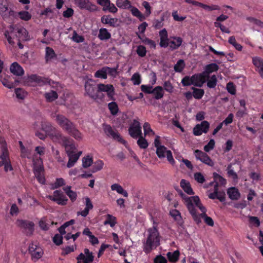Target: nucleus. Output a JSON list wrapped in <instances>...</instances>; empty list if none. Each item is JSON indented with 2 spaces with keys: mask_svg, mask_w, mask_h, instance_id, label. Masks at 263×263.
Returning <instances> with one entry per match:
<instances>
[{
  "mask_svg": "<svg viewBox=\"0 0 263 263\" xmlns=\"http://www.w3.org/2000/svg\"><path fill=\"white\" fill-rule=\"evenodd\" d=\"M85 94L95 101H102L104 95L102 92H107L109 100H115V89L112 85L99 84L97 86L95 81L90 79L85 84Z\"/></svg>",
  "mask_w": 263,
  "mask_h": 263,
  "instance_id": "nucleus-1",
  "label": "nucleus"
},
{
  "mask_svg": "<svg viewBox=\"0 0 263 263\" xmlns=\"http://www.w3.org/2000/svg\"><path fill=\"white\" fill-rule=\"evenodd\" d=\"M193 220L197 224L201 222V217L205 216L206 209L201 203L198 196L189 197L182 192L179 193Z\"/></svg>",
  "mask_w": 263,
  "mask_h": 263,
  "instance_id": "nucleus-2",
  "label": "nucleus"
},
{
  "mask_svg": "<svg viewBox=\"0 0 263 263\" xmlns=\"http://www.w3.org/2000/svg\"><path fill=\"white\" fill-rule=\"evenodd\" d=\"M148 232L146 240L143 243V251L146 254H149L160 245L159 233L156 222H154L153 228L149 229Z\"/></svg>",
  "mask_w": 263,
  "mask_h": 263,
  "instance_id": "nucleus-3",
  "label": "nucleus"
},
{
  "mask_svg": "<svg viewBox=\"0 0 263 263\" xmlns=\"http://www.w3.org/2000/svg\"><path fill=\"white\" fill-rule=\"evenodd\" d=\"M63 130L77 141H81L83 139V134L71 121L65 127H64Z\"/></svg>",
  "mask_w": 263,
  "mask_h": 263,
  "instance_id": "nucleus-4",
  "label": "nucleus"
},
{
  "mask_svg": "<svg viewBox=\"0 0 263 263\" xmlns=\"http://www.w3.org/2000/svg\"><path fill=\"white\" fill-rule=\"evenodd\" d=\"M74 4L79 9L86 10L90 12L97 11L98 9L97 6L89 0H74Z\"/></svg>",
  "mask_w": 263,
  "mask_h": 263,
  "instance_id": "nucleus-5",
  "label": "nucleus"
},
{
  "mask_svg": "<svg viewBox=\"0 0 263 263\" xmlns=\"http://www.w3.org/2000/svg\"><path fill=\"white\" fill-rule=\"evenodd\" d=\"M16 224L19 227L24 229V232L27 236H30L33 234L34 230V224L32 221L18 219L16 221Z\"/></svg>",
  "mask_w": 263,
  "mask_h": 263,
  "instance_id": "nucleus-6",
  "label": "nucleus"
},
{
  "mask_svg": "<svg viewBox=\"0 0 263 263\" xmlns=\"http://www.w3.org/2000/svg\"><path fill=\"white\" fill-rule=\"evenodd\" d=\"M48 198L61 205H66L68 200L66 196L59 190L54 191L53 195H49Z\"/></svg>",
  "mask_w": 263,
  "mask_h": 263,
  "instance_id": "nucleus-7",
  "label": "nucleus"
},
{
  "mask_svg": "<svg viewBox=\"0 0 263 263\" xmlns=\"http://www.w3.org/2000/svg\"><path fill=\"white\" fill-rule=\"evenodd\" d=\"M194 153L197 160H200L202 163L210 166H213L214 165V162L206 153L199 149L195 150Z\"/></svg>",
  "mask_w": 263,
  "mask_h": 263,
  "instance_id": "nucleus-8",
  "label": "nucleus"
},
{
  "mask_svg": "<svg viewBox=\"0 0 263 263\" xmlns=\"http://www.w3.org/2000/svg\"><path fill=\"white\" fill-rule=\"evenodd\" d=\"M12 28V33H15L19 41H28L29 40L28 32L24 27L14 26Z\"/></svg>",
  "mask_w": 263,
  "mask_h": 263,
  "instance_id": "nucleus-9",
  "label": "nucleus"
},
{
  "mask_svg": "<svg viewBox=\"0 0 263 263\" xmlns=\"http://www.w3.org/2000/svg\"><path fill=\"white\" fill-rule=\"evenodd\" d=\"M208 78L209 72L206 70L200 73L193 74L192 78L193 79L194 85L199 87H202Z\"/></svg>",
  "mask_w": 263,
  "mask_h": 263,
  "instance_id": "nucleus-10",
  "label": "nucleus"
},
{
  "mask_svg": "<svg viewBox=\"0 0 263 263\" xmlns=\"http://www.w3.org/2000/svg\"><path fill=\"white\" fill-rule=\"evenodd\" d=\"M103 127L104 133L107 136L111 137L114 139L122 144L126 143V141L120 136V134L115 132L110 125L104 124Z\"/></svg>",
  "mask_w": 263,
  "mask_h": 263,
  "instance_id": "nucleus-11",
  "label": "nucleus"
},
{
  "mask_svg": "<svg viewBox=\"0 0 263 263\" xmlns=\"http://www.w3.org/2000/svg\"><path fill=\"white\" fill-rule=\"evenodd\" d=\"M128 132L130 136L134 139L142 135L141 127L139 122L137 120H134L133 123L128 128Z\"/></svg>",
  "mask_w": 263,
  "mask_h": 263,
  "instance_id": "nucleus-12",
  "label": "nucleus"
},
{
  "mask_svg": "<svg viewBox=\"0 0 263 263\" xmlns=\"http://www.w3.org/2000/svg\"><path fill=\"white\" fill-rule=\"evenodd\" d=\"M28 251L31 255L32 259L37 260L41 258L43 255L42 249L33 243L29 245Z\"/></svg>",
  "mask_w": 263,
  "mask_h": 263,
  "instance_id": "nucleus-13",
  "label": "nucleus"
},
{
  "mask_svg": "<svg viewBox=\"0 0 263 263\" xmlns=\"http://www.w3.org/2000/svg\"><path fill=\"white\" fill-rule=\"evenodd\" d=\"M101 22L112 28L119 26L118 19L116 17H111L110 15H104L101 18Z\"/></svg>",
  "mask_w": 263,
  "mask_h": 263,
  "instance_id": "nucleus-14",
  "label": "nucleus"
},
{
  "mask_svg": "<svg viewBox=\"0 0 263 263\" xmlns=\"http://www.w3.org/2000/svg\"><path fill=\"white\" fill-rule=\"evenodd\" d=\"M9 0H0V13L3 15L7 14L8 12L9 16L15 17L16 12L13 10H9Z\"/></svg>",
  "mask_w": 263,
  "mask_h": 263,
  "instance_id": "nucleus-15",
  "label": "nucleus"
},
{
  "mask_svg": "<svg viewBox=\"0 0 263 263\" xmlns=\"http://www.w3.org/2000/svg\"><path fill=\"white\" fill-rule=\"evenodd\" d=\"M206 71L211 72L212 71H216L218 69L219 67H206ZM207 81V86L210 88H214L216 87L217 83V79L215 75H213L211 77H209L206 80Z\"/></svg>",
  "mask_w": 263,
  "mask_h": 263,
  "instance_id": "nucleus-16",
  "label": "nucleus"
},
{
  "mask_svg": "<svg viewBox=\"0 0 263 263\" xmlns=\"http://www.w3.org/2000/svg\"><path fill=\"white\" fill-rule=\"evenodd\" d=\"M29 80L35 82L38 85L42 86L46 84H51L52 80L47 78L42 77L36 74H32L29 77Z\"/></svg>",
  "mask_w": 263,
  "mask_h": 263,
  "instance_id": "nucleus-17",
  "label": "nucleus"
},
{
  "mask_svg": "<svg viewBox=\"0 0 263 263\" xmlns=\"http://www.w3.org/2000/svg\"><path fill=\"white\" fill-rule=\"evenodd\" d=\"M1 148L2 153L0 155V159L4 161L10 160L9 153L7 148L6 142L3 140L0 139Z\"/></svg>",
  "mask_w": 263,
  "mask_h": 263,
  "instance_id": "nucleus-18",
  "label": "nucleus"
},
{
  "mask_svg": "<svg viewBox=\"0 0 263 263\" xmlns=\"http://www.w3.org/2000/svg\"><path fill=\"white\" fill-rule=\"evenodd\" d=\"M81 154L82 152L81 151L79 152L78 153H73L69 154H68L67 156L69 159L67 163V167L68 168L72 167L78 161Z\"/></svg>",
  "mask_w": 263,
  "mask_h": 263,
  "instance_id": "nucleus-19",
  "label": "nucleus"
},
{
  "mask_svg": "<svg viewBox=\"0 0 263 263\" xmlns=\"http://www.w3.org/2000/svg\"><path fill=\"white\" fill-rule=\"evenodd\" d=\"M63 146H64L66 153L67 155L68 154H71L74 153L76 149V146L73 143V141L70 140L69 138H67L62 143Z\"/></svg>",
  "mask_w": 263,
  "mask_h": 263,
  "instance_id": "nucleus-20",
  "label": "nucleus"
},
{
  "mask_svg": "<svg viewBox=\"0 0 263 263\" xmlns=\"http://www.w3.org/2000/svg\"><path fill=\"white\" fill-rule=\"evenodd\" d=\"M86 203H85V208L84 210L81 212H78L77 215H81L82 216L85 217H86L88 214L90 210L92 209L93 206V204L89 197L85 198Z\"/></svg>",
  "mask_w": 263,
  "mask_h": 263,
  "instance_id": "nucleus-21",
  "label": "nucleus"
},
{
  "mask_svg": "<svg viewBox=\"0 0 263 263\" xmlns=\"http://www.w3.org/2000/svg\"><path fill=\"white\" fill-rule=\"evenodd\" d=\"M227 194L229 197L232 200H238L240 197L239 190L235 187H231L228 189Z\"/></svg>",
  "mask_w": 263,
  "mask_h": 263,
  "instance_id": "nucleus-22",
  "label": "nucleus"
},
{
  "mask_svg": "<svg viewBox=\"0 0 263 263\" xmlns=\"http://www.w3.org/2000/svg\"><path fill=\"white\" fill-rule=\"evenodd\" d=\"M170 215L173 218L180 226L182 225L183 223V219L180 212L176 209H172L170 211Z\"/></svg>",
  "mask_w": 263,
  "mask_h": 263,
  "instance_id": "nucleus-23",
  "label": "nucleus"
},
{
  "mask_svg": "<svg viewBox=\"0 0 263 263\" xmlns=\"http://www.w3.org/2000/svg\"><path fill=\"white\" fill-rule=\"evenodd\" d=\"M55 120L58 125L63 129L67 124L70 122V120L62 115L58 114L56 116Z\"/></svg>",
  "mask_w": 263,
  "mask_h": 263,
  "instance_id": "nucleus-24",
  "label": "nucleus"
},
{
  "mask_svg": "<svg viewBox=\"0 0 263 263\" xmlns=\"http://www.w3.org/2000/svg\"><path fill=\"white\" fill-rule=\"evenodd\" d=\"M98 37L101 41H106L111 38V34L106 28H101L99 30Z\"/></svg>",
  "mask_w": 263,
  "mask_h": 263,
  "instance_id": "nucleus-25",
  "label": "nucleus"
},
{
  "mask_svg": "<svg viewBox=\"0 0 263 263\" xmlns=\"http://www.w3.org/2000/svg\"><path fill=\"white\" fill-rule=\"evenodd\" d=\"M152 93L154 95V98L155 99H161L164 96L163 88L162 86H156L152 90Z\"/></svg>",
  "mask_w": 263,
  "mask_h": 263,
  "instance_id": "nucleus-26",
  "label": "nucleus"
},
{
  "mask_svg": "<svg viewBox=\"0 0 263 263\" xmlns=\"http://www.w3.org/2000/svg\"><path fill=\"white\" fill-rule=\"evenodd\" d=\"M173 40L170 41L169 47L172 49L178 48L182 43V39L180 37H174Z\"/></svg>",
  "mask_w": 263,
  "mask_h": 263,
  "instance_id": "nucleus-27",
  "label": "nucleus"
},
{
  "mask_svg": "<svg viewBox=\"0 0 263 263\" xmlns=\"http://www.w3.org/2000/svg\"><path fill=\"white\" fill-rule=\"evenodd\" d=\"M180 186L184 191L187 194L193 195L194 194L190 183L184 179H182L180 181Z\"/></svg>",
  "mask_w": 263,
  "mask_h": 263,
  "instance_id": "nucleus-28",
  "label": "nucleus"
},
{
  "mask_svg": "<svg viewBox=\"0 0 263 263\" xmlns=\"http://www.w3.org/2000/svg\"><path fill=\"white\" fill-rule=\"evenodd\" d=\"M180 255V252L178 250L174 252H168L166 254L167 258L170 262L175 263L178 259Z\"/></svg>",
  "mask_w": 263,
  "mask_h": 263,
  "instance_id": "nucleus-29",
  "label": "nucleus"
},
{
  "mask_svg": "<svg viewBox=\"0 0 263 263\" xmlns=\"http://www.w3.org/2000/svg\"><path fill=\"white\" fill-rule=\"evenodd\" d=\"M110 187L112 191H116L118 193L123 195L125 197H128V193L126 191L124 190L120 184L118 183H115L112 184Z\"/></svg>",
  "mask_w": 263,
  "mask_h": 263,
  "instance_id": "nucleus-30",
  "label": "nucleus"
},
{
  "mask_svg": "<svg viewBox=\"0 0 263 263\" xmlns=\"http://www.w3.org/2000/svg\"><path fill=\"white\" fill-rule=\"evenodd\" d=\"M208 196L209 198L211 199H217L220 202H223L226 199L224 193H217L216 192H213V193L209 194Z\"/></svg>",
  "mask_w": 263,
  "mask_h": 263,
  "instance_id": "nucleus-31",
  "label": "nucleus"
},
{
  "mask_svg": "<svg viewBox=\"0 0 263 263\" xmlns=\"http://www.w3.org/2000/svg\"><path fill=\"white\" fill-rule=\"evenodd\" d=\"M116 5L121 9H128L132 8L130 2L128 0H117Z\"/></svg>",
  "mask_w": 263,
  "mask_h": 263,
  "instance_id": "nucleus-32",
  "label": "nucleus"
},
{
  "mask_svg": "<svg viewBox=\"0 0 263 263\" xmlns=\"http://www.w3.org/2000/svg\"><path fill=\"white\" fill-rule=\"evenodd\" d=\"M106 216V219L104 221V224H108L113 228L117 223L116 217L110 214H107Z\"/></svg>",
  "mask_w": 263,
  "mask_h": 263,
  "instance_id": "nucleus-33",
  "label": "nucleus"
},
{
  "mask_svg": "<svg viewBox=\"0 0 263 263\" xmlns=\"http://www.w3.org/2000/svg\"><path fill=\"white\" fill-rule=\"evenodd\" d=\"M9 77L7 75L0 74V81L2 82L3 85L7 88H12L14 87V85L12 82L9 81Z\"/></svg>",
  "mask_w": 263,
  "mask_h": 263,
  "instance_id": "nucleus-34",
  "label": "nucleus"
},
{
  "mask_svg": "<svg viewBox=\"0 0 263 263\" xmlns=\"http://www.w3.org/2000/svg\"><path fill=\"white\" fill-rule=\"evenodd\" d=\"M213 177L215 183H218V185L224 186L227 184L226 179L215 172L213 174Z\"/></svg>",
  "mask_w": 263,
  "mask_h": 263,
  "instance_id": "nucleus-35",
  "label": "nucleus"
},
{
  "mask_svg": "<svg viewBox=\"0 0 263 263\" xmlns=\"http://www.w3.org/2000/svg\"><path fill=\"white\" fill-rule=\"evenodd\" d=\"M44 97L47 102H51L58 98V95L56 91L51 90L50 92H46L44 94Z\"/></svg>",
  "mask_w": 263,
  "mask_h": 263,
  "instance_id": "nucleus-36",
  "label": "nucleus"
},
{
  "mask_svg": "<svg viewBox=\"0 0 263 263\" xmlns=\"http://www.w3.org/2000/svg\"><path fill=\"white\" fill-rule=\"evenodd\" d=\"M137 34L138 37L142 41V42L144 44L148 45L151 49L156 48V44L154 41L147 37H144L142 39L140 35L138 33H137Z\"/></svg>",
  "mask_w": 263,
  "mask_h": 263,
  "instance_id": "nucleus-37",
  "label": "nucleus"
},
{
  "mask_svg": "<svg viewBox=\"0 0 263 263\" xmlns=\"http://www.w3.org/2000/svg\"><path fill=\"white\" fill-rule=\"evenodd\" d=\"M112 101L108 104V108L112 115H116L118 112L119 107L115 100Z\"/></svg>",
  "mask_w": 263,
  "mask_h": 263,
  "instance_id": "nucleus-38",
  "label": "nucleus"
},
{
  "mask_svg": "<svg viewBox=\"0 0 263 263\" xmlns=\"http://www.w3.org/2000/svg\"><path fill=\"white\" fill-rule=\"evenodd\" d=\"M68 137L64 136L60 132H56L54 135H52V139L53 141L63 143Z\"/></svg>",
  "mask_w": 263,
  "mask_h": 263,
  "instance_id": "nucleus-39",
  "label": "nucleus"
},
{
  "mask_svg": "<svg viewBox=\"0 0 263 263\" xmlns=\"http://www.w3.org/2000/svg\"><path fill=\"white\" fill-rule=\"evenodd\" d=\"M130 11L133 16L137 17L139 18L140 21H142L145 19V17L143 14L138 10V8L132 6V8H130Z\"/></svg>",
  "mask_w": 263,
  "mask_h": 263,
  "instance_id": "nucleus-40",
  "label": "nucleus"
},
{
  "mask_svg": "<svg viewBox=\"0 0 263 263\" xmlns=\"http://www.w3.org/2000/svg\"><path fill=\"white\" fill-rule=\"evenodd\" d=\"M192 89L193 90V96L196 99H201L204 94V91L202 89L192 87Z\"/></svg>",
  "mask_w": 263,
  "mask_h": 263,
  "instance_id": "nucleus-41",
  "label": "nucleus"
},
{
  "mask_svg": "<svg viewBox=\"0 0 263 263\" xmlns=\"http://www.w3.org/2000/svg\"><path fill=\"white\" fill-rule=\"evenodd\" d=\"M56 57V54L54 51V50L49 47H47L46 48V61L51 60L53 59Z\"/></svg>",
  "mask_w": 263,
  "mask_h": 263,
  "instance_id": "nucleus-42",
  "label": "nucleus"
},
{
  "mask_svg": "<svg viewBox=\"0 0 263 263\" xmlns=\"http://www.w3.org/2000/svg\"><path fill=\"white\" fill-rule=\"evenodd\" d=\"M138 140H137V144L139 146L140 148L142 149H145L148 146V143L146 141V140L143 138L142 135L138 137Z\"/></svg>",
  "mask_w": 263,
  "mask_h": 263,
  "instance_id": "nucleus-43",
  "label": "nucleus"
},
{
  "mask_svg": "<svg viewBox=\"0 0 263 263\" xmlns=\"http://www.w3.org/2000/svg\"><path fill=\"white\" fill-rule=\"evenodd\" d=\"M167 151L166 147L163 145L157 147L156 153L158 158L162 159L165 157V154Z\"/></svg>",
  "mask_w": 263,
  "mask_h": 263,
  "instance_id": "nucleus-44",
  "label": "nucleus"
},
{
  "mask_svg": "<svg viewBox=\"0 0 263 263\" xmlns=\"http://www.w3.org/2000/svg\"><path fill=\"white\" fill-rule=\"evenodd\" d=\"M84 252L85 256L86 257V260L83 263H92L94 260V256L92 253L90 252L89 250L87 248H85L84 250Z\"/></svg>",
  "mask_w": 263,
  "mask_h": 263,
  "instance_id": "nucleus-45",
  "label": "nucleus"
},
{
  "mask_svg": "<svg viewBox=\"0 0 263 263\" xmlns=\"http://www.w3.org/2000/svg\"><path fill=\"white\" fill-rule=\"evenodd\" d=\"M18 15L20 18L25 21H28L31 18V15L28 12L26 11H22L16 13L15 15Z\"/></svg>",
  "mask_w": 263,
  "mask_h": 263,
  "instance_id": "nucleus-46",
  "label": "nucleus"
},
{
  "mask_svg": "<svg viewBox=\"0 0 263 263\" xmlns=\"http://www.w3.org/2000/svg\"><path fill=\"white\" fill-rule=\"evenodd\" d=\"M10 70L11 72L15 76H21L24 73L22 67H10Z\"/></svg>",
  "mask_w": 263,
  "mask_h": 263,
  "instance_id": "nucleus-47",
  "label": "nucleus"
},
{
  "mask_svg": "<svg viewBox=\"0 0 263 263\" xmlns=\"http://www.w3.org/2000/svg\"><path fill=\"white\" fill-rule=\"evenodd\" d=\"M231 167L232 164H229L227 168L228 176L229 177H231L234 181L237 180L238 179V175L236 172L231 169Z\"/></svg>",
  "mask_w": 263,
  "mask_h": 263,
  "instance_id": "nucleus-48",
  "label": "nucleus"
},
{
  "mask_svg": "<svg viewBox=\"0 0 263 263\" xmlns=\"http://www.w3.org/2000/svg\"><path fill=\"white\" fill-rule=\"evenodd\" d=\"M95 76L96 78L106 79L107 78V68L103 67L102 69L99 70L96 72Z\"/></svg>",
  "mask_w": 263,
  "mask_h": 263,
  "instance_id": "nucleus-49",
  "label": "nucleus"
},
{
  "mask_svg": "<svg viewBox=\"0 0 263 263\" xmlns=\"http://www.w3.org/2000/svg\"><path fill=\"white\" fill-rule=\"evenodd\" d=\"M102 10L103 11H108L112 13H116L118 11V8L115 6V5L113 3H111L110 1L108 3V4L104 7V8L102 9Z\"/></svg>",
  "mask_w": 263,
  "mask_h": 263,
  "instance_id": "nucleus-50",
  "label": "nucleus"
},
{
  "mask_svg": "<svg viewBox=\"0 0 263 263\" xmlns=\"http://www.w3.org/2000/svg\"><path fill=\"white\" fill-rule=\"evenodd\" d=\"M18 143L20 147L21 157L28 158L30 155V153L28 150L25 148L21 141H20Z\"/></svg>",
  "mask_w": 263,
  "mask_h": 263,
  "instance_id": "nucleus-51",
  "label": "nucleus"
},
{
  "mask_svg": "<svg viewBox=\"0 0 263 263\" xmlns=\"http://www.w3.org/2000/svg\"><path fill=\"white\" fill-rule=\"evenodd\" d=\"M93 163L92 158L89 156L85 157L82 159V165L84 168L89 167Z\"/></svg>",
  "mask_w": 263,
  "mask_h": 263,
  "instance_id": "nucleus-52",
  "label": "nucleus"
},
{
  "mask_svg": "<svg viewBox=\"0 0 263 263\" xmlns=\"http://www.w3.org/2000/svg\"><path fill=\"white\" fill-rule=\"evenodd\" d=\"M15 93L16 98L21 100L24 99L27 95L26 92L23 89L21 88H16L15 89Z\"/></svg>",
  "mask_w": 263,
  "mask_h": 263,
  "instance_id": "nucleus-53",
  "label": "nucleus"
},
{
  "mask_svg": "<svg viewBox=\"0 0 263 263\" xmlns=\"http://www.w3.org/2000/svg\"><path fill=\"white\" fill-rule=\"evenodd\" d=\"M104 166V162L101 160H98L95 162L92 166V172L95 173L100 171Z\"/></svg>",
  "mask_w": 263,
  "mask_h": 263,
  "instance_id": "nucleus-54",
  "label": "nucleus"
},
{
  "mask_svg": "<svg viewBox=\"0 0 263 263\" xmlns=\"http://www.w3.org/2000/svg\"><path fill=\"white\" fill-rule=\"evenodd\" d=\"M181 83L183 86L194 85L193 79L192 77L185 76L181 80Z\"/></svg>",
  "mask_w": 263,
  "mask_h": 263,
  "instance_id": "nucleus-55",
  "label": "nucleus"
},
{
  "mask_svg": "<svg viewBox=\"0 0 263 263\" xmlns=\"http://www.w3.org/2000/svg\"><path fill=\"white\" fill-rule=\"evenodd\" d=\"M215 141L214 139H210L208 143L204 146L203 149L206 152H209L212 150L215 146Z\"/></svg>",
  "mask_w": 263,
  "mask_h": 263,
  "instance_id": "nucleus-56",
  "label": "nucleus"
},
{
  "mask_svg": "<svg viewBox=\"0 0 263 263\" xmlns=\"http://www.w3.org/2000/svg\"><path fill=\"white\" fill-rule=\"evenodd\" d=\"M164 21V16H162L160 19L156 20L154 23V26L156 29H160L163 26V21Z\"/></svg>",
  "mask_w": 263,
  "mask_h": 263,
  "instance_id": "nucleus-57",
  "label": "nucleus"
},
{
  "mask_svg": "<svg viewBox=\"0 0 263 263\" xmlns=\"http://www.w3.org/2000/svg\"><path fill=\"white\" fill-rule=\"evenodd\" d=\"M53 241L57 246H60L63 243V236L59 234H56L53 237Z\"/></svg>",
  "mask_w": 263,
  "mask_h": 263,
  "instance_id": "nucleus-58",
  "label": "nucleus"
},
{
  "mask_svg": "<svg viewBox=\"0 0 263 263\" xmlns=\"http://www.w3.org/2000/svg\"><path fill=\"white\" fill-rule=\"evenodd\" d=\"M194 178L199 183H203L205 180L204 176L200 172L194 174Z\"/></svg>",
  "mask_w": 263,
  "mask_h": 263,
  "instance_id": "nucleus-59",
  "label": "nucleus"
},
{
  "mask_svg": "<svg viewBox=\"0 0 263 263\" xmlns=\"http://www.w3.org/2000/svg\"><path fill=\"white\" fill-rule=\"evenodd\" d=\"M154 263H167V259L162 255H157L154 259Z\"/></svg>",
  "mask_w": 263,
  "mask_h": 263,
  "instance_id": "nucleus-60",
  "label": "nucleus"
},
{
  "mask_svg": "<svg viewBox=\"0 0 263 263\" xmlns=\"http://www.w3.org/2000/svg\"><path fill=\"white\" fill-rule=\"evenodd\" d=\"M137 53L141 57H144L146 53L145 47L142 45L138 46L137 49Z\"/></svg>",
  "mask_w": 263,
  "mask_h": 263,
  "instance_id": "nucleus-61",
  "label": "nucleus"
},
{
  "mask_svg": "<svg viewBox=\"0 0 263 263\" xmlns=\"http://www.w3.org/2000/svg\"><path fill=\"white\" fill-rule=\"evenodd\" d=\"M227 89L230 94L235 95L236 93V87L235 86L232 82H229L227 85Z\"/></svg>",
  "mask_w": 263,
  "mask_h": 263,
  "instance_id": "nucleus-62",
  "label": "nucleus"
},
{
  "mask_svg": "<svg viewBox=\"0 0 263 263\" xmlns=\"http://www.w3.org/2000/svg\"><path fill=\"white\" fill-rule=\"evenodd\" d=\"M163 87L165 90L170 93H172L173 91L174 87L169 81H165L163 84Z\"/></svg>",
  "mask_w": 263,
  "mask_h": 263,
  "instance_id": "nucleus-63",
  "label": "nucleus"
},
{
  "mask_svg": "<svg viewBox=\"0 0 263 263\" xmlns=\"http://www.w3.org/2000/svg\"><path fill=\"white\" fill-rule=\"evenodd\" d=\"M233 142L232 140L229 139L225 143V146L223 147V151L224 153H227L230 152L233 147Z\"/></svg>",
  "mask_w": 263,
  "mask_h": 263,
  "instance_id": "nucleus-64",
  "label": "nucleus"
}]
</instances>
